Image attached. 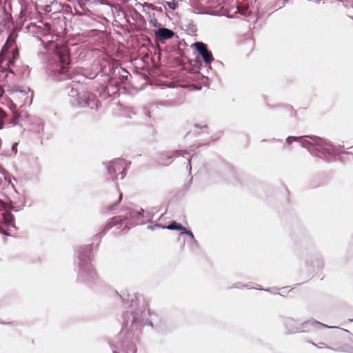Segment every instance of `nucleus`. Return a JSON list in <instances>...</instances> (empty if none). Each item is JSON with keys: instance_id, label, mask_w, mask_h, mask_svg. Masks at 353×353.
<instances>
[{"instance_id": "1a4fd4ad", "label": "nucleus", "mask_w": 353, "mask_h": 353, "mask_svg": "<svg viewBox=\"0 0 353 353\" xmlns=\"http://www.w3.org/2000/svg\"><path fill=\"white\" fill-rule=\"evenodd\" d=\"M167 228L168 230H178L183 232V230H185V227H183L181 224L178 223L175 221H172L168 227Z\"/></svg>"}, {"instance_id": "ddd939ff", "label": "nucleus", "mask_w": 353, "mask_h": 353, "mask_svg": "<svg viewBox=\"0 0 353 353\" xmlns=\"http://www.w3.org/2000/svg\"><path fill=\"white\" fill-rule=\"evenodd\" d=\"M293 141H298V137H289L286 139V142L288 144H290Z\"/></svg>"}, {"instance_id": "dca6fc26", "label": "nucleus", "mask_w": 353, "mask_h": 353, "mask_svg": "<svg viewBox=\"0 0 353 353\" xmlns=\"http://www.w3.org/2000/svg\"><path fill=\"white\" fill-rule=\"evenodd\" d=\"M3 93H4V90L2 87V85L0 84V97L3 95Z\"/></svg>"}, {"instance_id": "6e6552de", "label": "nucleus", "mask_w": 353, "mask_h": 353, "mask_svg": "<svg viewBox=\"0 0 353 353\" xmlns=\"http://www.w3.org/2000/svg\"><path fill=\"white\" fill-rule=\"evenodd\" d=\"M122 222V219L120 216H115L112 219V220L106 225L105 228L107 229H110L113 225H116L117 224H121Z\"/></svg>"}, {"instance_id": "0eeeda50", "label": "nucleus", "mask_w": 353, "mask_h": 353, "mask_svg": "<svg viewBox=\"0 0 353 353\" xmlns=\"http://www.w3.org/2000/svg\"><path fill=\"white\" fill-rule=\"evenodd\" d=\"M6 60V56L3 53V52L0 54V68H2V70H6V67L10 68V65H13L14 64V60L9 59L8 63L6 64L5 66L3 65V62Z\"/></svg>"}, {"instance_id": "f8f14e48", "label": "nucleus", "mask_w": 353, "mask_h": 353, "mask_svg": "<svg viewBox=\"0 0 353 353\" xmlns=\"http://www.w3.org/2000/svg\"><path fill=\"white\" fill-rule=\"evenodd\" d=\"M90 99V94L85 95L84 98L83 99V102L80 101L79 103L81 105H88L89 104V100Z\"/></svg>"}, {"instance_id": "f257e3e1", "label": "nucleus", "mask_w": 353, "mask_h": 353, "mask_svg": "<svg viewBox=\"0 0 353 353\" xmlns=\"http://www.w3.org/2000/svg\"><path fill=\"white\" fill-rule=\"evenodd\" d=\"M298 141L303 147L307 148L319 157H326L327 154L333 152L332 146L317 136L299 137Z\"/></svg>"}, {"instance_id": "9d476101", "label": "nucleus", "mask_w": 353, "mask_h": 353, "mask_svg": "<svg viewBox=\"0 0 353 353\" xmlns=\"http://www.w3.org/2000/svg\"><path fill=\"white\" fill-rule=\"evenodd\" d=\"M165 3L170 9L173 10L178 8V1L176 0H166Z\"/></svg>"}, {"instance_id": "20e7f679", "label": "nucleus", "mask_w": 353, "mask_h": 353, "mask_svg": "<svg viewBox=\"0 0 353 353\" xmlns=\"http://www.w3.org/2000/svg\"><path fill=\"white\" fill-rule=\"evenodd\" d=\"M194 46L199 53L201 55L205 63L207 64L211 63L214 60V58L211 52L208 50L206 45L202 42H196L194 43Z\"/></svg>"}, {"instance_id": "6ab92c4d", "label": "nucleus", "mask_w": 353, "mask_h": 353, "mask_svg": "<svg viewBox=\"0 0 353 353\" xmlns=\"http://www.w3.org/2000/svg\"><path fill=\"white\" fill-rule=\"evenodd\" d=\"M108 209H109V210H112V207H109V208H108Z\"/></svg>"}, {"instance_id": "9b49d317", "label": "nucleus", "mask_w": 353, "mask_h": 353, "mask_svg": "<svg viewBox=\"0 0 353 353\" xmlns=\"http://www.w3.org/2000/svg\"><path fill=\"white\" fill-rule=\"evenodd\" d=\"M6 114L1 108H0V129L3 128V119L6 118Z\"/></svg>"}, {"instance_id": "4468645a", "label": "nucleus", "mask_w": 353, "mask_h": 353, "mask_svg": "<svg viewBox=\"0 0 353 353\" xmlns=\"http://www.w3.org/2000/svg\"><path fill=\"white\" fill-rule=\"evenodd\" d=\"M182 233L187 234L188 235H190L192 239H194L193 233L190 230H188L185 228V230H183Z\"/></svg>"}, {"instance_id": "f3484780", "label": "nucleus", "mask_w": 353, "mask_h": 353, "mask_svg": "<svg viewBox=\"0 0 353 353\" xmlns=\"http://www.w3.org/2000/svg\"><path fill=\"white\" fill-rule=\"evenodd\" d=\"M0 232L2 233V234H6V232L5 231V230L3 228V227L1 225H0Z\"/></svg>"}, {"instance_id": "2eb2a0df", "label": "nucleus", "mask_w": 353, "mask_h": 353, "mask_svg": "<svg viewBox=\"0 0 353 353\" xmlns=\"http://www.w3.org/2000/svg\"><path fill=\"white\" fill-rule=\"evenodd\" d=\"M121 199H122V193H119L118 200L115 204L117 205L119 203H120Z\"/></svg>"}, {"instance_id": "423d86ee", "label": "nucleus", "mask_w": 353, "mask_h": 353, "mask_svg": "<svg viewBox=\"0 0 353 353\" xmlns=\"http://www.w3.org/2000/svg\"><path fill=\"white\" fill-rule=\"evenodd\" d=\"M174 35V32L172 30L165 28H159L156 32V37L161 41L171 39Z\"/></svg>"}, {"instance_id": "39448f33", "label": "nucleus", "mask_w": 353, "mask_h": 353, "mask_svg": "<svg viewBox=\"0 0 353 353\" xmlns=\"http://www.w3.org/2000/svg\"><path fill=\"white\" fill-rule=\"evenodd\" d=\"M0 210H3L1 215L3 217V223L7 227H13L14 225V218L12 214L6 210V205L3 201H0Z\"/></svg>"}, {"instance_id": "a211bd4d", "label": "nucleus", "mask_w": 353, "mask_h": 353, "mask_svg": "<svg viewBox=\"0 0 353 353\" xmlns=\"http://www.w3.org/2000/svg\"><path fill=\"white\" fill-rule=\"evenodd\" d=\"M19 56V54H18V52L16 51L15 52L13 53V59H15L18 57Z\"/></svg>"}, {"instance_id": "f03ea898", "label": "nucleus", "mask_w": 353, "mask_h": 353, "mask_svg": "<svg viewBox=\"0 0 353 353\" xmlns=\"http://www.w3.org/2000/svg\"><path fill=\"white\" fill-rule=\"evenodd\" d=\"M126 168V164L123 159H118L111 162L108 167V172L112 176V179H117L119 176L123 178V172Z\"/></svg>"}, {"instance_id": "7ed1b4c3", "label": "nucleus", "mask_w": 353, "mask_h": 353, "mask_svg": "<svg viewBox=\"0 0 353 353\" xmlns=\"http://www.w3.org/2000/svg\"><path fill=\"white\" fill-rule=\"evenodd\" d=\"M57 55L60 63L59 72L65 73L67 72L68 66L70 63L69 51L66 47H61L57 49Z\"/></svg>"}]
</instances>
